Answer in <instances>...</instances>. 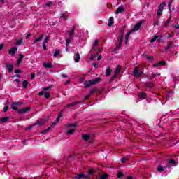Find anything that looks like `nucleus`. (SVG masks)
Masks as SVG:
<instances>
[{
	"label": "nucleus",
	"mask_w": 179,
	"mask_h": 179,
	"mask_svg": "<svg viewBox=\"0 0 179 179\" xmlns=\"http://www.w3.org/2000/svg\"><path fill=\"white\" fill-rule=\"evenodd\" d=\"M45 121L43 119H40L36 121V122L34 124V127L36 125H38V127H43L44 125Z\"/></svg>",
	"instance_id": "obj_15"
},
{
	"label": "nucleus",
	"mask_w": 179,
	"mask_h": 179,
	"mask_svg": "<svg viewBox=\"0 0 179 179\" xmlns=\"http://www.w3.org/2000/svg\"><path fill=\"white\" fill-rule=\"evenodd\" d=\"M101 48H99L97 45H94L92 50L90 52V55H91L90 60L94 61V58L99 55V52H101Z\"/></svg>",
	"instance_id": "obj_2"
},
{
	"label": "nucleus",
	"mask_w": 179,
	"mask_h": 179,
	"mask_svg": "<svg viewBox=\"0 0 179 179\" xmlns=\"http://www.w3.org/2000/svg\"><path fill=\"white\" fill-rule=\"evenodd\" d=\"M124 31H125V27H122L120 29V34L117 38L118 45L122 44V38L124 37Z\"/></svg>",
	"instance_id": "obj_7"
},
{
	"label": "nucleus",
	"mask_w": 179,
	"mask_h": 179,
	"mask_svg": "<svg viewBox=\"0 0 179 179\" xmlns=\"http://www.w3.org/2000/svg\"><path fill=\"white\" fill-rule=\"evenodd\" d=\"M7 69L9 72V73H10L11 72L13 71V65L9 64V63H7Z\"/></svg>",
	"instance_id": "obj_24"
},
{
	"label": "nucleus",
	"mask_w": 179,
	"mask_h": 179,
	"mask_svg": "<svg viewBox=\"0 0 179 179\" xmlns=\"http://www.w3.org/2000/svg\"><path fill=\"white\" fill-rule=\"evenodd\" d=\"M34 127V125L32 124V125H31V126L27 127L25 129H26V131H29V130L31 129V128H33Z\"/></svg>",
	"instance_id": "obj_56"
},
{
	"label": "nucleus",
	"mask_w": 179,
	"mask_h": 179,
	"mask_svg": "<svg viewBox=\"0 0 179 179\" xmlns=\"http://www.w3.org/2000/svg\"><path fill=\"white\" fill-rule=\"evenodd\" d=\"M170 20L171 19H168L166 22H165V24H164V27H167V26L169 25V23H170Z\"/></svg>",
	"instance_id": "obj_51"
},
{
	"label": "nucleus",
	"mask_w": 179,
	"mask_h": 179,
	"mask_svg": "<svg viewBox=\"0 0 179 179\" xmlns=\"http://www.w3.org/2000/svg\"><path fill=\"white\" fill-rule=\"evenodd\" d=\"M73 179H83V178H87L89 179L90 178V176L83 174V173H78L76 176L73 178Z\"/></svg>",
	"instance_id": "obj_11"
},
{
	"label": "nucleus",
	"mask_w": 179,
	"mask_h": 179,
	"mask_svg": "<svg viewBox=\"0 0 179 179\" xmlns=\"http://www.w3.org/2000/svg\"><path fill=\"white\" fill-rule=\"evenodd\" d=\"M49 40L50 36L45 34H42L34 41L33 44H41V45H45Z\"/></svg>",
	"instance_id": "obj_1"
},
{
	"label": "nucleus",
	"mask_w": 179,
	"mask_h": 179,
	"mask_svg": "<svg viewBox=\"0 0 179 179\" xmlns=\"http://www.w3.org/2000/svg\"><path fill=\"white\" fill-rule=\"evenodd\" d=\"M169 164L174 166V164H176V161L173 159H169Z\"/></svg>",
	"instance_id": "obj_44"
},
{
	"label": "nucleus",
	"mask_w": 179,
	"mask_h": 179,
	"mask_svg": "<svg viewBox=\"0 0 179 179\" xmlns=\"http://www.w3.org/2000/svg\"><path fill=\"white\" fill-rule=\"evenodd\" d=\"M123 10H124V6H119V7L116 9V10L115 11V13L116 15H118V13H121V12H122Z\"/></svg>",
	"instance_id": "obj_22"
},
{
	"label": "nucleus",
	"mask_w": 179,
	"mask_h": 179,
	"mask_svg": "<svg viewBox=\"0 0 179 179\" xmlns=\"http://www.w3.org/2000/svg\"><path fill=\"white\" fill-rule=\"evenodd\" d=\"M78 104H80V101H77L73 102L71 103H69V104L66 105L65 107H66V108H69L71 107H75V106H78Z\"/></svg>",
	"instance_id": "obj_14"
},
{
	"label": "nucleus",
	"mask_w": 179,
	"mask_h": 179,
	"mask_svg": "<svg viewBox=\"0 0 179 179\" xmlns=\"http://www.w3.org/2000/svg\"><path fill=\"white\" fill-rule=\"evenodd\" d=\"M121 69H122V66L121 65H118L116 68V69L115 70V75H119L120 72H121Z\"/></svg>",
	"instance_id": "obj_23"
},
{
	"label": "nucleus",
	"mask_w": 179,
	"mask_h": 179,
	"mask_svg": "<svg viewBox=\"0 0 179 179\" xmlns=\"http://www.w3.org/2000/svg\"><path fill=\"white\" fill-rule=\"evenodd\" d=\"M92 65H93L96 69L99 68V65L96 64V63H92Z\"/></svg>",
	"instance_id": "obj_62"
},
{
	"label": "nucleus",
	"mask_w": 179,
	"mask_h": 179,
	"mask_svg": "<svg viewBox=\"0 0 179 179\" xmlns=\"http://www.w3.org/2000/svg\"><path fill=\"white\" fill-rule=\"evenodd\" d=\"M122 177H124V173L122 172H118L117 178H122Z\"/></svg>",
	"instance_id": "obj_45"
},
{
	"label": "nucleus",
	"mask_w": 179,
	"mask_h": 179,
	"mask_svg": "<svg viewBox=\"0 0 179 179\" xmlns=\"http://www.w3.org/2000/svg\"><path fill=\"white\" fill-rule=\"evenodd\" d=\"M101 80V78L98 77L96 78L87 80L84 82V87L86 89L87 87H90V86H93V85H96V83H99Z\"/></svg>",
	"instance_id": "obj_4"
},
{
	"label": "nucleus",
	"mask_w": 179,
	"mask_h": 179,
	"mask_svg": "<svg viewBox=\"0 0 179 179\" xmlns=\"http://www.w3.org/2000/svg\"><path fill=\"white\" fill-rule=\"evenodd\" d=\"M59 54H61V50H54L53 57L55 58H57V57L59 56Z\"/></svg>",
	"instance_id": "obj_26"
},
{
	"label": "nucleus",
	"mask_w": 179,
	"mask_h": 179,
	"mask_svg": "<svg viewBox=\"0 0 179 179\" xmlns=\"http://www.w3.org/2000/svg\"><path fill=\"white\" fill-rule=\"evenodd\" d=\"M114 17H110L109 18V21H108V26L109 27H111V26H113V24H114Z\"/></svg>",
	"instance_id": "obj_25"
},
{
	"label": "nucleus",
	"mask_w": 179,
	"mask_h": 179,
	"mask_svg": "<svg viewBox=\"0 0 179 179\" xmlns=\"http://www.w3.org/2000/svg\"><path fill=\"white\" fill-rule=\"evenodd\" d=\"M138 97H140L141 100H144V99H146L148 97V94H146V93H145L144 92H141L140 93H138Z\"/></svg>",
	"instance_id": "obj_19"
},
{
	"label": "nucleus",
	"mask_w": 179,
	"mask_h": 179,
	"mask_svg": "<svg viewBox=\"0 0 179 179\" xmlns=\"http://www.w3.org/2000/svg\"><path fill=\"white\" fill-rule=\"evenodd\" d=\"M162 37L156 35L151 39L150 43H155V41H158L160 43V41H162Z\"/></svg>",
	"instance_id": "obj_18"
},
{
	"label": "nucleus",
	"mask_w": 179,
	"mask_h": 179,
	"mask_svg": "<svg viewBox=\"0 0 179 179\" xmlns=\"http://www.w3.org/2000/svg\"><path fill=\"white\" fill-rule=\"evenodd\" d=\"M88 174H90V176H94V174H95V169L90 168L88 169Z\"/></svg>",
	"instance_id": "obj_30"
},
{
	"label": "nucleus",
	"mask_w": 179,
	"mask_h": 179,
	"mask_svg": "<svg viewBox=\"0 0 179 179\" xmlns=\"http://www.w3.org/2000/svg\"><path fill=\"white\" fill-rule=\"evenodd\" d=\"M47 132H48V130H47V129H45V130H43V131H41V134H42L43 135H45V134H47Z\"/></svg>",
	"instance_id": "obj_61"
},
{
	"label": "nucleus",
	"mask_w": 179,
	"mask_h": 179,
	"mask_svg": "<svg viewBox=\"0 0 179 179\" xmlns=\"http://www.w3.org/2000/svg\"><path fill=\"white\" fill-rule=\"evenodd\" d=\"M83 139L86 141H89V139H90V136H89L88 134H83Z\"/></svg>",
	"instance_id": "obj_33"
},
{
	"label": "nucleus",
	"mask_w": 179,
	"mask_h": 179,
	"mask_svg": "<svg viewBox=\"0 0 179 179\" xmlns=\"http://www.w3.org/2000/svg\"><path fill=\"white\" fill-rule=\"evenodd\" d=\"M157 170V171H159V173H163V171H164V168H163V166H158Z\"/></svg>",
	"instance_id": "obj_38"
},
{
	"label": "nucleus",
	"mask_w": 179,
	"mask_h": 179,
	"mask_svg": "<svg viewBox=\"0 0 179 179\" xmlns=\"http://www.w3.org/2000/svg\"><path fill=\"white\" fill-rule=\"evenodd\" d=\"M91 96L92 94H88L82 101H80V103H85V101H86V100H89V99H90Z\"/></svg>",
	"instance_id": "obj_28"
},
{
	"label": "nucleus",
	"mask_w": 179,
	"mask_h": 179,
	"mask_svg": "<svg viewBox=\"0 0 179 179\" xmlns=\"http://www.w3.org/2000/svg\"><path fill=\"white\" fill-rule=\"evenodd\" d=\"M151 76H152V78H156V76H160V73H152L151 74Z\"/></svg>",
	"instance_id": "obj_47"
},
{
	"label": "nucleus",
	"mask_w": 179,
	"mask_h": 179,
	"mask_svg": "<svg viewBox=\"0 0 179 179\" xmlns=\"http://www.w3.org/2000/svg\"><path fill=\"white\" fill-rule=\"evenodd\" d=\"M153 68H157L158 66H159V63H155L153 65H152Z\"/></svg>",
	"instance_id": "obj_59"
},
{
	"label": "nucleus",
	"mask_w": 179,
	"mask_h": 179,
	"mask_svg": "<svg viewBox=\"0 0 179 179\" xmlns=\"http://www.w3.org/2000/svg\"><path fill=\"white\" fill-rule=\"evenodd\" d=\"M9 120H10V117H8V116L1 118L0 119V124H3L5 122H7V121H9Z\"/></svg>",
	"instance_id": "obj_21"
},
{
	"label": "nucleus",
	"mask_w": 179,
	"mask_h": 179,
	"mask_svg": "<svg viewBox=\"0 0 179 179\" xmlns=\"http://www.w3.org/2000/svg\"><path fill=\"white\" fill-rule=\"evenodd\" d=\"M127 159H128V158H125V157L122 158L121 159L122 163H125V162H127Z\"/></svg>",
	"instance_id": "obj_60"
},
{
	"label": "nucleus",
	"mask_w": 179,
	"mask_h": 179,
	"mask_svg": "<svg viewBox=\"0 0 179 179\" xmlns=\"http://www.w3.org/2000/svg\"><path fill=\"white\" fill-rule=\"evenodd\" d=\"M111 72H113V70H111V68L108 67L106 69V76H110L111 75Z\"/></svg>",
	"instance_id": "obj_31"
},
{
	"label": "nucleus",
	"mask_w": 179,
	"mask_h": 179,
	"mask_svg": "<svg viewBox=\"0 0 179 179\" xmlns=\"http://www.w3.org/2000/svg\"><path fill=\"white\" fill-rule=\"evenodd\" d=\"M120 48H121V45H117L115 48H110V50L112 52H117L120 50Z\"/></svg>",
	"instance_id": "obj_27"
},
{
	"label": "nucleus",
	"mask_w": 179,
	"mask_h": 179,
	"mask_svg": "<svg viewBox=\"0 0 179 179\" xmlns=\"http://www.w3.org/2000/svg\"><path fill=\"white\" fill-rule=\"evenodd\" d=\"M108 177V173H103V175L96 178V179H107Z\"/></svg>",
	"instance_id": "obj_29"
},
{
	"label": "nucleus",
	"mask_w": 179,
	"mask_h": 179,
	"mask_svg": "<svg viewBox=\"0 0 179 179\" xmlns=\"http://www.w3.org/2000/svg\"><path fill=\"white\" fill-rule=\"evenodd\" d=\"M45 5H46V6L50 7V6H51V5H52V1L47 2V3H45Z\"/></svg>",
	"instance_id": "obj_57"
},
{
	"label": "nucleus",
	"mask_w": 179,
	"mask_h": 179,
	"mask_svg": "<svg viewBox=\"0 0 179 179\" xmlns=\"http://www.w3.org/2000/svg\"><path fill=\"white\" fill-rule=\"evenodd\" d=\"M117 76H118L117 74L114 73V75L112 76L109 82L110 83L113 82V80H114V79H115V78H117Z\"/></svg>",
	"instance_id": "obj_46"
},
{
	"label": "nucleus",
	"mask_w": 179,
	"mask_h": 179,
	"mask_svg": "<svg viewBox=\"0 0 179 179\" xmlns=\"http://www.w3.org/2000/svg\"><path fill=\"white\" fill-rule=\"evenodd\" d=\"M71 127H78V124L75 123V124H67L68 128H71Z\"/></svg>",
	"instance_id": "obj_42"
},
{
	"label": "nucleus",
	"mask_w": 179,
	"mask_h": 179,
	"mask_svg": "<svg viewBox=\"0 0 179 179\" xmlns=\"http://www.w3.org/2000/svg\"><path fill=\"white\" fill-rule=\"evenodd\" d=\"M15 73H22V70L16 69V70H15Z\"/></svg>",
	"instance_id": "obj_58"
},
{
	"label": "nucleus",
	"mask_w": 179,
	"mask_h": 179,
	"mask_svg": "<svg viewBox=\"0 0 179 179\" xmlns=\"http://www.w3.org/2000/svg\"><path fill=\"white\" fill-rule=\"evenodd\" d=\"M68 33L70 36V38L66 39V45H69V43H71V40H72V36H73L75 34V28L73 27L71 31H68Z\"/></svg>",
	"instance_id": "obj_9"
},
{
	"label": "nucleus",
	"mask_w": 179,
	"mask_h": 179,
	"mask_svg": "<svg viewBox=\"0 0 179 179\" xmlns=\"http://www.w3.org/2000/svg\"><path fill=\"white\" fill-rule=\"evenodd\" d=\"M101 41H100V40H99V39H96V40H95V41H94L92 45H97V44H100V42H101Z\"/></svg>",
	"instance_id": "obj_41"
},
{
	"label": "nucleus",
	"mask_w": 179,
	"mask_h": 179,
	"mask_svg": "<svg viewBox=\"0 0 179 179\" xmlns=\"http://www.w3.org/2000/svg\"><path fill=\"white\" fill-rule=\"evenodd\" d=\"M22 38H20L18 41H17V45H22Z\"/></svg>",
	"instance_id": "obj_52"
},
{
	"label": "nucleus",
	"mask_w": 179,
	"mask_h": 179,
	"mask_svg": "<svg viewBox=\"0 0 179 179\" xmlns=\"http://www.w3.org/2000/svg\"><path fill=\"white\" fill-rule=\"evenodd\" d=\"M75 132V129H71L67 131V135H72Z\"/></svg>",
	"instance_id": "obj_39"
},
{
	"label": "nucleus",
	"mask_w": 179,
	"mask_h": 179,
	"mask_svg": "<svg viewBox=\"0 0 179 179\" xmlns=\"http://www.w3.org/2000/svg\"><path fill=\"white\" fill-rule=\"evenodd\" d=\"M174 27H175V29H176L177 30H179V24H176L175 26H174Z\"/></svg>",
	"instance_id": "obj_64"
},
{
	"label": "nucleus",
	"mask_w": 179,
	"mask_h": 179,
	"mask_svg": "<svg viewBox=\"0 0 179 179\" xmlns=\"http://www.w3.org/2000/svg\"><path fill=\"white\" fill-rule=\"evenodd\" d=\"M27 85H29V81L24 80L22 82V87H24V89L27 88Z\"/></svg>",
	"instance_id": "obj_34"
},
{
	"label": "nucleus",
	"mask_w": 179,
	"mask_h": 179,
	"mask_svg": "<svg viewBox=\"0 0 179 179\" xmlns=\"http://www.w3.org/2000/svg\"><path fill=\"white\" fill-rule=\"evenodd\" d=\"M166 6V1H163L159 6H158V10L157 12V16H162L163 15V9Z\"/></svg>",
	"instance_id": "obj_6"
},
{
	"label": "nucleus",
	"mask_w": 179,
	"mask_h": 179,
	"mask_svg": "<svg viewBox=\"0 0 179 179\" xmlns=\"http://www.w3.org/2000/svg\"><path fill=\"white\" fill-rule=\"evenodd\" d=\"M142 21H139L134 27L133 29L130 30L128 31V33L126 34L125 36V44H128V38L129 37V36H131V33H134L135 31H137V30H138L139 29H141V27L142 26Z\"/></svg>",
	"instance_id": "obj_3"
},
{
	"label": "nucleus",
	"mask_w": 179,
	"mask_h": 179,
	"mask_svg": "<svg viewBox=\"0 0 179 179\" xmlns=\"http://www.w3.org/2000/svg\"><path fill=\"white\" fill-rule=\"evenodd\" d=\"M17 52V47H13L8 50L9 55L11 57H15L16 55V52Z\"/></svg>",
	"instance_id": "obj_12"
},
{
	"label": "nucleus",
	"mask_w": 179,
	"mask_h": 179,
	"mask_svg": "<svg viewBox=\"0 0 179 179\" xmlns=\"http://www.w3.org/2000/svg\"><path fill=\"white\" fill-rule=\"evenodd\" d=\"M51 87H52V85L49 86V87H45L43 88L44 92H46V90H50V89H51Z\"/></svg>",
	"instance_id": "obj_53"
},
{
	"label": "nucleus",
	"mask_w": 179,
	"mask_h": 179,
	"mask_svg": "<svg viewBox=\"0 0 179 179\" xmlns=\"http://www.w3.org/2000/svg\"><path fill=\"white\" fill-rule=\"evenodd\" d=\"M165 51H168L170 50V46H166L164 48Z\"/></svg>",
	"instance_id": "obj_63"
},
{
	"label": "nucleus",
	"mask_w": 179,
	"mask_h": 179,
	"mask_svg": "<svg viewBox=\"0 0 179 179\" xmlns=\"http://www.w3.org/2000/svg\"><path fill=\"white\" fill-rule=\"evenodd\" d=\"M74 61L75 62H79V61H80V55H79V53L76 55V57Z\"/></svg>",
	"instance_id": "obj_37"
},
{
	"label": "nucleus",
	"mask_w": 179,
	"mask_h": 179,
	"mask_svg": "<svg viewBox=\"0 0 179 179\" xmlns=\"http://www.w3.org/2000/svg\"><path fill=\"white\" fill-rule=\"evenodd\" d=\"M35 77H36V73H31V80H33V79H34Z\"/></svg>",
	"instance_id": "obj_55"
},
{
	"label": "nucleus",
	"mask_w": 179,
	"mask_h": 179,
	"mask_svg": "<svg viewBox=\"0 0 179 179\" xmlns=\"http://www.w3.org/2000/svg\"><path fill=\"white\" fill-rule=\"evenodd\" d=\"M143 57H144V58H146V59L148 60V62H153V61H155V57H153V56L148 55V52H145L143 55Z\"/></svg>",
	"instance_id": "obj_13"
},
{
	"label": "nucleus",
	"mask_w": 179,
	"mask_h": 179,
	"mask_svg": "<svg viewBox=\"0 0 179 179\" xmlns=\"http://www.w3.org/2000/svg\"><path fill=\"white\" fill-rule=\"evenodd\" d=\"M95 174H103V171L101 169H96Z\"/></svg>",
	"instance_id": "obj_36"
},
{
	"label": "nucleus",
	"mask_w": 179,
	"mask_h": 179,
	"mask_svg": "<svg viewBox=\"0 0 179 179\" xmlns=\"http://www.w3.org/2000/svg\"><path fill=\"white\" fill-rule=\"evenodd\" d=\"M4 110V113H6V111H8V110H9V106L7 105L3 108Z\"/></svg>",
	"instance_id": "obj_54"
},
{
	"label": "nucleus",
	"mask_w": 179,
	"mask_h": 179,
	"mask_svg": "<svg viewBox=\"0 0 179 179\" xmlns=\"http://www.w3.org/2000/svg\"><path fill=\"white\" fill-rule=\"evenodd\" d=\"M172 3H171V2H169V3H168V9H169V12H171V6H172Z\"/></svg>",
	"instance_id": "obj_48"
},
{
	"label": "nucleus",
	"mask_w": 179,
	"mask_h": 179,
	"mask_svg": "<svg viewBox=\"0 0 179 179\" xmlns=\"http://www.w3.org/2000/svg\"><path fill=\"white\" fill-rule=\"evenodd\" d=\"M97 92V88H94L90 90L91 94H94V93H96Z\"/></svg>",
	"instance_id": "obj_49"
},
{
	"label": "nucleus",
	"mask_w": 179,
	"mask_h": 179,
	"mask_svg": "<svg viewBox=\"0 0 179 179\" xmlns=\"http://www.w3.org/2000/svg\"><path fill=\"white\" fill-rule=\"evenodd\" d=\"M144 86H145V87H148V89H152V87L155 86V82L145 83L144 84Z\"/></svg>",
	"instance_id": "obj_20"
},
{
	"label": "nucleus",
	"mask_w": 179,
	"mask_h": 179,
	"mask_svg": "<svg viewBox=\"0 0 179 179\" xmlns=\"http://www.w3.org/2000/svg\"><path fill=\"white\" fill-rule=\"evenodd\" d=\"M23 58H24V55H23V54L20 53L19 55V57L17 60V66H20V63L22 62V61H23Z\"/></svg>",
	"instance_id": "obj_17"
},
{
	"label": "nucleus",
	"mask_w": 179,
	"mask_h": 179,
	"mask_svg": "<svg viewBox=\"0 0 179 179\" xmlns=\"http://www.w3.org/2000/svg\"><path fill=\"white\" fill-rule=\"evenodd\" d=\"M153 26H159V20H154Z\"/></svg>",
	"instance_id": "obj_50"
},
{
	"label": "nucleus",
	"mask_w": 179,
	"mask_h": 179,
	"mask_svg": "<svg viewBox=\"0 0 179 179\" xmlns=\"http://www.w3.org/2000/svg\"><path fill=\"white\" fill-rule=\"evenodd\" d=\"M23 104H24V102H13L11 103V107H12V110H14V111H19V108L17 107H20V106H23Z\"/></svg>",
	"instance_id": "obj_8"
},
{
	"label": "nucleus",
	"mask_w": 179,
	"mask_h": 179,
	"mask_svg": "<svg viewBox=\"0 0 179 179\" xmlns=\"http://www.w3.org/2000/svg\"><path fill=\"white\" fill-rule=\"evenodd\" d=\"M158 64H159V66L161 65V66H166V62H164V61H159L158 62Z\"/></svg>",
	"instance_id": "obj_43"
},
{
	"label": "nucleus",
	"mask_w": 179,
	"mask_h": 179,
	"mask_svg": "<svg viewBox=\"0 0 179 179\" xmlns=\"http://www.w3.org/2000/svg\"><path fill=\"white\" fill-rule=\"evenodd\" d=\"M60 18L66 20V19H68V15H66V13H64L63 14H62Z\"/></svg>",
	"instance_id": "obj_35"
},
{
	"label": "nucleus",
	"mask_w": 179,
	"mask_h": 179,
	"mask_svg": "<svg viewBox=\"0 0 179 179\" xmlns=\"http://www.w3.org/2000/svg\"><path fill=\"white\" fill-rule=\"evenodd\" d=\"M43 66H45V68L51 69V68H52V64H51V63H47V62H45L43 63Z\"/></svg>",
	"instance_id": "obj_32"
},
{
	"label": "nucleus",
	"mask_w": 179,
	"mask_h": 179,
	"mask_svg": "<svg viewBox=\"0 0 179 179\" xmlns=\"http://www.w3.org/2000/svg\"><path fill=\"white\" fill-rule=\"evenodd\" d=\"M64 113H65V110H61L57 115V118L55 120V123L59 122V120H61V117L64 115Z\"/></svg>",
	"instance_id": "obj_16"
},
{
	"label": "nucleus",
	"mask_w": 179,
	"mask_h": 179,
	"mask_svg": "<svg viewBox=\"0 0 179 179\" xmlns=\"http://www.w3.org/2000/svg\"><path fill=\"white\" fill-rule=\"evenodd\" d=\"M50 92H45L44 93V97H45V99H50Z\"/></svg>",
	"instance_id": "obj_40"
},
{
	"label": "nucleus",
	"mask_w": 179,
	"mask_h": 179,
	"mask_svg": "<svg viewBox=\"0 0 179 179\" xmlns=\"http://www.w3.org/2000/svg\"><path fill=\"white\" fill-rule=\"evenodd\" d=\"M133 75L136 78H139V76H142L143 75V71L139 69V66H136L134 69Z\"/></svg>",
	"instance_id": "obj_5"
},
{
	"label": "nucleus",
	"mask_w": 179,
	"mask_h": 179,
	"mask_svg": "<svg viewBox=\"0 0 179 179\" xmlns=\"http://www.w3.org/2000/svg\"><path fill=\"white\" fill-rule=\"evenodd\" d=\"M30 110H31V107L30 106H27L26 108H23L22 109H18L17 113L18 114L20 115H22V114H26V113H29L30 111Z\"/></svg>",
	"instance_id": "obj_10"
}]
</instances>
